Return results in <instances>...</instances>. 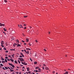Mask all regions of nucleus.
I'll list each match as a JSON object with an SVG mask.
<instances>
[{"label":"nucleus","instance_id":"nucleus-14","mask_svg":"<svg viewBox=\"0 0 74 74\" xmlns=\"http://www.w3.org/2000/svg\"><path fill=\"white\" fill-rule=\"evenodd\" d=\"M10 51H15V49H10Z\"/></svg>","mask_w":74,"mask_h":74},{"label":"nucleus","instance_id":"nucleus-44","mask_svg":"<svg viewBox=\"0 0 74 74\" xmlns=\"http://www.w3.org/2000/svg\"><path fill=\"white\" fill-rule=\"evenodd\" d=\"M13 46H14V47H15V44H14Z\"/></svg>","mask_w":74,"mask_h":74},{"label":"nucleus","instance_id":"nucleus-2","mask_svg":"<svg viewBox=\"0 0 74 74\" xmlns=\"http://www.w3.org/2000/svg\"><path fill=\"white\" fill-rule=\"evenodd\" d=\"M18 60H20V61L21 62H22L23 61H24L25 60L23 59L22 58H18Z\"/></svg>","mask_w":74,"mask_h":74},{"label":"nucleus","instance_id":"nucleus-50","mask_svg":"<svg viewBox=\"0 0 74 74\" xmlns=\"http://www.w3.org/2000/svg\"><path fill=\"white\" fill-rule=\"evenodd\" d=\"M16 73L17 74H18L19 73V72H16Z\"/></svg>","mask_w":74,"mask_h":74},{"label":"nucleus","instance_id":"nucleus-9","mask_svg":"<svg viewBox=\"0 0 74 74\" xmlns=\"http://www.w3.org/2000/svg\"><path fill=\"white\" fill-rule=\"evenodd\" d=\"M66 73H64V74H69V72L68 71H66L65 72Z\"/></svg>","mask_w":74,"mask_h":74},{"label":"nucleus","instance_id":"nucleus-11","mask_svg":"<svg viewBox=\"0 0 74 74\" xmlns=\"http://www.w3.org/2000/svg\"><path fill=\"white\" fill-rule=\"evenodd\" d=\"M26 49L27 50H29V51H30V48H27Z\"/></svg>","mask_w":74,"mask_h":74},{"label":"nucleus","instance_id":"nucleus-62","mask_svg":"<svg viewBox=\"0 0 74 74\" xmlns=\"http://www.w3.org/2000/svg\"><path fill=\"white\" fill-rule=\"evenodd\" d=\"M14 44L16 45H17V44H16V43H14Z\"/></svg>","mask_w":74,"mask_h":74},{"label":"nucleus","instance_id":"nucleus-55","mask_svg":"<svg viewBox=\"0 0 74 74\" xmlns=\"http://www.w3.org/2000/svg\"><path fill=\"white\" fill-rule=\"evenodd\" d=\"M24 26H26V24H24Z\"/></svg>","mask_w":74,"mask_h":74},{"label":"nucleus","instance_id":"nucleus-35","mask_svg":"<svg viewBox=\"0 0 74 74\" xmlns=\"http://www.w3.org/2000/svg\"><path fill=\"white\" fill-rule=\"evenodd\" d=\"M0 66H3V64H0Z\"/></svg>","mask_w":74,"mask_h":74},{"label":"nucleus","instance_id":"nucleus-6","mask_svg":"<svg viewBox=\"0 0 74 74\" xmlns=\"http://www.w3.org/2000/svg\"><path fill=\"white\" fill-rule=\"evenodd\" d=\"M17 47H21V45H20V44H17Z\"/></svg>","mask_w":74,"mask_h":74},{"label":"nucleus","instance_id":"nucleus-21","mask_svg":"<svg viewBox=\"0 0 74 74\" xmlns=\"http://www.w3.org/2000/svg\"><path fill=\"white\" fill-rule=\"evenodd\" d=\"M34 64H37V62H34Z\"/></svg>","mask_w":74,"mask_h":74},{"label":"nucleus","instance_id":"nucleus-49","mask_svg":"<svg viewBox=\"0 0 74 74\" xmlns=\"http://www.w3.org/2000/svg\"><path fill=\"white\" fill-rule=\"evenodd\" d=\"M10 68H11V69H14V68H12V67H11V66H10Z\"/></svg>","mask_w":74,"mask_h":74},{"label":"nucleus","instance_id":"nucleus-5","mask_svg":"<svg viewBox=\"0 0 74 74\" xmlns=\"http://www.w3.org/2000/svg\"><path fill=\"white\" fill-rule=\"evenodd\" d=\"M4 44V42L3 41H1V45H3Z\"/></svg>","mask_w":74,"mask_h":74},{"label":"nucleus","instance_id":"nucleus-33","mask_svg":"<svg viewBox=\"0 0 74 74\" xmlns=\"http://www.w3.org/2000/svg\"><path fill=\"white\" fill-rule=\"evenodd\" d=\"M24 18H27V16H24Z\"/></svg>","mask_w":74,"mask_h":74},{"label":"nucleus","instance_id":"nucleus-34","mask_svg":"<svg viewBox=\"0 0 74 74\" xmlns=\"http://www.w3.org/2000/svg\"><path fill=\"white\" fill-rule=\"evenodd\" d=\"M19 57L20 58H23V57L21 55H20Z\"/></svg>","mask_w":74,"mask_h":74},{"label":"nucleus","instance_id":"nucleus-8","mask_svg":"<svg viewBox=\"0 0 74 74\" xmlns=\"http://www.w3.org/2000/svg\"><path fill=\"white\" fill-rule=\"evenodd\" d=\"M45 69H46V70H49V68L47 67H46L45 68Z\"/></svg>","mask_w":74,"mask_h":74},{"label":"nucleus","instance_id":"nucleus-61","mask_svg":"<svg viewBox=\"0 0 74 74\" xmlns=\"http://www.w3.org/2000/svg\"><path fill=\"white\" fill-rule=\"evenodd\" d=\"M0 50H1V48L0 47Z\"/></svg>","mask_w":74,"mask_h":74},{"label":"nucleus","instance_id":"nucleus-3","mask_svg":"<svg viewBox=\"0 0 74 74\" xmlns=\"http://www.w3.org/2000/svg\"><path fill=\"white\" fill-rule=\"evenodd\" d=\"M0 26H5V25L4 24H1V23H0Z\"/></svg>","mask_w":74,"mask_h":74},{"label":"nucleus","instance_id":"nucleus-24","mask_svg":"<svg viewBox=\"0 0 74 74\" xmlns=\"http://www.w3.org/2000/svg\"><path fill=\"white\" fill-rule=\"evenodd\" d=\"M5 63V61H2V63Z\"/></svg>","mask_w":74,"mask_h":74},{"label":"nucleus","instance_id":"nucleus-43","mask_svg":"<svg viewBox=\"0 0 74 74\" xmlns=\"http://www.w3.org/2000/svg\"><path fill=\"white\" fill-rule=\"evenodd\" d=\"M43 66H45V67L46 66V65H45V64H43Z\"/></svg>","mask_w":74,"mask_h":74},{"label":"nucleus","instance_id":"nucleus-28","mask_svg":"<svg viewBox=\"0 0 74 74\" xmlns=\"http://www.w3.org/2000/svg\"><path fill=\"white\" fill-rule=\"evenodd\" d=\"M5 62H6V63H7V59H5Z\"/></svg>","mask_w":74,"mask_h":74},{"label":"nucleus","instance_id":"nucleus-63","mask_svg":"<svg viewBox=\"0 0 74 74\" xmlns=\"http://www.w3.org/2000/svg\"><path fill=\"white\" fill-rule=\"evenodd\" d=\"M72 72H73L72 73H74V71H72Z\"/></svg>","mask_w":74,"mask_h":74},{"label":"nucleus","instance_id":"nucleus-32","mask_svg":"<svg viewBox=\"0 0 74 74\" xmlns=\"http://www.w3.org/2000/svg\"><path fill=\"white\" fill-rule=\"evenodd\" d=\"M18 61L19 64H20V63H21V62L19 60H18Z\"/></svg>","mask_w":74,"mask_h":74},{"label":"nucleus","instance_id":"nucleus-27","mask_svg":"<svg viewBox=\"0 0 74 74\" xmlns=\"http://www.w3.org/2000/svg\"><path fill=\"white\" fill-rule=\"evenodd\" d=\"M5 68L7 70H8V67H5Z\"/></svg>","mask_w":74,"mask_h":74},{"label":"nucleus","instance_id":"nucleus-16","mask_svg":"<svg viewBox=\"0 0 74 74\" xmlns=\"http://www.w3.org/2000/svg\"><path fill=\"white\" fill-rule=\"evenodd\" d=\"M39 69V67H35V69Z\"/></svg>","mask_w":74,"mask_h":74},{"label":"nucleus","instance_id":"nucleus-26","mask_svg":"<svg viewBox=\"0 0 74 74\" xmlns=\"http://www.w3.org/2000/svg\"><path fill=\"white\" fill-rule=\"evenodd\" d=\"M16 41L17 42H18V43H19V40H16Z\"/></svg>","mask_w":74,"mask_h":74},{"label":"nucleus","instance_id":"nucleus-15","mask_svg":"<svg viewBox=\"0 0 74 74\" xmlns=\"http://www.w3.org/2000/svg\"><path fill=\"white\" fill-rule=\"evenodd\" d=\"M26 53L27 54H29V51H27L26 52Z\"/></svg>","mask_w":74,"mask_h":74},{"label":"nucleus","instance_id":"nucleus-23","mask_svg":"<svg viewBox=\"0 0 74 74\" xmlns=\"http://www.w3.org/2000/svg\"><path fill=\"white\" fill-rule=\"evenodd\" d=\"M14 62L15 63H16V64L18 63L17 61L16 60L14 61Z\"/></svg>","mask_w":74,"mask_h":74},{"label":"nucleus","instance_id":"nucleus-7","mask_svg":"<svg viewBox=\"0 0 74 74\" xmlns=\"http://www.w3.org/2000/svg\"><path fill=\"white\" fill-rule=\"evenodd\" d=\"M23 64H24V65H27V64L25 62H24Z\"/></svg>","mask_w":74,"mask_h":74},{"label":"nucleus","instance_id":"nucleus-25","mask_svg":"<svg viewBox=\"0 0 74 74\" xmlns=\"http://www.w3.org/2000/svg\"><path fill=\"white\" fill-rule=\"evenodd\" d=\"M27 71H29V68H27Z\"/></svg>","mask_w":74,"mask_h":74},{"label":"nucleus","instance_id":"nucleus-60","mask_svg":"<svg viewBox=\"0 0 74 74\" xmlns=\"http://www.w3.org/2000/svg\"><path fill=\"white\" fill-rule=\"evenodd\" d=\"M21 72H20L19 73V74H21Z\"/></svg>","mask_w":74,"mask_h":74},{"label":"nucleus","instance_id":"nucleus-38","mask_svg":"<svg viewBox=\"0 0 74 74\" xmlns=\"http://www.w3.org/2000/svg\"><path fill=\"white\" fill-rule=\"evenodd\" d=\"M14 55H15V54H13L12 55V56L13 57L14 56Z\"/></svg>","mask_w":74,"mask_h":74},{"label":"nucleus","instance_id":"nucleus-22","mask_svg":"<svg viewBox=\"0 0 74 74\" xmlns=\"http://www.w3.org/2000/svg\"><path fill=\"white\" fill-rule=\"evenodd\" d=\"M26 40L27 41V42H28L29 41V39H28L27 38L26 39Z\"/></svg>","mask_w":74,"mask_h":74},{"label":"nucleus","instance_id":"nucleus-52","mask_svg":"<svg viewBox=\"0 0 74 74\" xmlns=\"http://www.w3.org/2000/svg\"><path fill=\"white\" fill-rule=\"evenodd\" d=\"M4 34H5V36H6V35H7V34H6V33H5Z\"/></svg>","mask_w":74,"mask_h":74},{"label":"nucleus","instance_id":"nucleus-18","mask_svg":"<svg viewBox=\"0 0 74 74\" xmlns=\"http://www.w3.org/2000/svg\"><path fill=\"white\" fill-rule=\"evenodd\" d=\"M10 70V71H11V72H13V71H14V70H13V69H11Z\"/></svg>","mask_w":74,"mask_h":74},{"label":"nucleus","instance_id":"nucleus-51","mask_svg":"<svg viewBox=\"0 0 74 74\" xmlns=\"http://www.w3.org/2000/svg\"><path fill=\"white\" fill-rule=\"evenodd\" d=\"M44 51H47V50H46L45 49H44Z\"/></svg>","mask_w":74,"mask_h":74},{"label":"nucleus","instance_id":"nucleus-20","mask_svg":"<svg viewBox=\"0 0 74 74\" xmlns=\"http://www.w3.org/2000/svg\"><path fill=\"white\" fill-rule=\"evenodd\" d=\"M26 73H29V74H30V73H31V71H29V72H26Z\"/></svg>","mask_w":74,"mask_h":74},{"label":"nucleus","instance_id":"nucleus-36","mask_svg":"<svg viewBox=\"0 0 74 74\" xmlns=\"http://www.w3.org/2000/svg\"><path fill=\"white\" fill-rule=\"evenodd\" d=\"M35 71L36 73H38V71H37V70H35Z\"/></svg>","mask_w":74,"mask_h":74},{"label":"nucleus","instance_id":"nucleus-19","mask_svg":"<svg viewBox=\"0 0 74 74\" xmlns=\"http://www.w3.org/2000/svg\"><path fill=\"white\" fill-rule=\"evenodd\" d=\"M12 33H13V34H15V31H13L12 32Z\"/></svg>","mask_w":74,"mask_h":74},{"label":"nucleus","instance_id":"nucleus-39","mask_svg":"<svg viewBox=\"0 0 74 74\" xmlns=\"http://www.w3.org/2000/svg\"><path fill=\"white\" fill-rule=\"evenodd\" d=\"M2 69H3V70H5V68H4V67H2Z\"/></svg>","mask_w":74,"mask_h":74},{"label":"nucleus","instance_id":"nucleus-64","mask_svg":"<svg viewBox=\"0 0 74 74\" xmlns=\"http://www.w3.org/2000/svg\"><path fill=\"white\" fill-rule=\"evenodd\" d=\"M8 56L9 57H11V56Z\"/></svg>","mask_w":74,"mask_h":74},{"label":"nucleus","instance_id":"nucleus-58","mask_svg":"<svg viewBox=\"0 0 74 74\" xmlns=\"http://www.w3.org/2000/svg\"><path fill=\"white\" fill-rule=\"evenodd\" d=\"M23 36H25V34H23Z\"/></svg>","mask_w":74,"mask_h":74},{"label":"nucleus","instance_id":"nucleus-41","mask_svg":"<svg viewBox=\"0 0 74 74\" xmlns=\"http://www.w3.org/2000/svg\"><path fill=\"white\" fill-rule=\"evenodd\" d=\"M24 52H26V50H24Z\"/></svg>","mask_w":74,"mask_h":74},{"label":"nucleus","instance_id":"nucleus-57","mask_svg":"<svg viewBox=\"0 0 74 74\" xmlns=\"http://www.w3.org/2000/svg\"><path fill=\"white\" fill-rule=\"evenodd\" d=\"M26 29V27H25L24 28V29Z\"/></svg>","mask_w":74,"mask_h":74},{"label":"nucleus","instance_id":"nucleus-45","mask_svg":"<svg viewBox=\"0 0 74 74\" xmlns=\"http://www.w3.org/2000/svg\"><path fill=\"white\" fill-rule=\"evenodd\" d=\"M5 59H8V57H5Z\"/></svg>","mask_w":74,"mask_h":74},{"label":"nucleus","instance_id":"nucleus-13","mask_svg":"<svg viewBox=\"0 0 74 74\" xmlns=\"http://www.w3.org/2000/svg\"><path fill=\"white\" fill-rule=\"evenodd\" d=\"M28 45H29V46H31V45H32V44H31V43L29 42L28 43Z\"/></svg>","mask_w":74,"mask_h":74},{"label":"nucleus","instance_id":"nucleus-10","mask_svg":"<svg viewBox=\"0 0 74 74\" xmlns=\"http://www.w3.org/2000/svg\"><path fill=\"white\" fill-rule=\"evenodd\" d=\"M20 53L21 55H22L23 56V57H24V56L23 55V53Z\"/></svg>","mask_w":74,"mask_h":74},{"label":"nucleus","instance_id":"nucleus-53","mask_svg":"<svg viewBox=\"0 0 74 74\" xmlns=\"http://www.w3.org/2000/svg\"><path fill=\"white\" fill-rule=\"evenodd\" d=\"M7 60H8V61H10V60L9 59H7Z\"/></svg>","mask_w":74,"mask_h":74},{"label":"nucleus","instance_id":"nucleus-17","mask_svg":"<svg viewBox=\"0 0 74 74\" xmlns=\"http://www.w3.org/2000/svg\"><path fill=\"white\" fill-rule=\"evenodd\" d=\"M10 60H11V62H14V60L12 59H10Z\"/></svg>","mask_w":74,"mask_h":74},{"label":"nucleus","instance_id":"nucleus-59","mask_svg":"<svg viewBox=\"0 0 74 74\" xmlns=\"http://www.w3.org/2000/svg\"><path fill=\"white\" fill-rule=\"evenodd\" d=\"M36 42H38V41H37V40H36Z\"/></svg>","mask_w":74,"mask_h":74},{"label":"nucleus","instance_id":"nucleus-54","mask_svg":"<svg viewBox=\"0 0 74 74\" xmlns=\"http://www.w3.org/2000/svg\"><path fill=\"white\" fill-rule=\"evenodd\" d=\"M53 73H55V71H53Z\"/></svg>","mask_w":74,"mask_h":74},{"label":"nucleus","instance_id":"nucleus-48","mask_svg":"<svg viewBox=\"0 0 74 74\" xmlns=\"http://www.w3.org/2000/svg\"><path fill=\"white\" fill-rule=\"evenodd\" d=\"M23 63H24L23 62H21V63H22V64H23Z\"/></svg>","mask_w":74,"mask_h":74},{"label":"nucleus","instance_id":"nucleus-37","mask_svg":"<svg viewBox=\"0 0 74 74\" xmlns=\"http://www.w3.org/2000/svg\"><path fill=\"white\" fill-rule=\"evenodd\" d=\"M5 52H6V53H8V51L6 50L5 51Z\"/></svg>","mask_w":74,"mask_h":74},{"label":"nucleus","instance_id":"nucleus-1","mask_svg":"<svg viewBox=\"0 0 74 74\" xmlns=\"http://www.w3.org/2000/svg\"><path fill=\"white\" fill-rule=\"evenodd\" d=\"M8 64H9V65H10V66H12V67H13V68H14V67H15V66H14V65L12 64V63H9Z\"/></svg>","mask_w":74,"mask_h":74},{"label":"nucleus","instance_id":"nucleus-12","mask_svg":"<svg viewBox=\"0 0 74 74\" xmlns=\"http://www.w3.org/2000/svg\"><path fill=\"white\" fill-rule=\"evenodd\" d=\"M3 30H4V31H7V29H6V28H3Z\"/></svg>","mask_w":74,"mask_h":74},{"label":"nucleus","instance_id":"nucleus-42","mask_svg":"<svg viewBox=\"0 0 74 74\" xmlns=\"http://www.w3.org/2000/svg\"><path fill=\"white\" fill-rule=\"evenodd\" d=\"M42 69H43V70H44V66L42 67Z\"/></svg>","mask_w":74,"mask_h":74},{"label":"nucleus","instance_id":"nucleus-47","mask_svg":"<svg viewBox=\"0 0 74 74\" xmlns=\"http://www.w3.org/2000/svg\"><path fill=\"white\" fill-rule=\"evenodd\" d=\"M4 48V50H7L6 48Z\"/></svg>","mask_w":74,"mask_h":74},{"label":"nucleus","instance_id":"nucleus-40","mask_svg":"<svg viewBox=\"0 0 74 74\" xmlns=\"http://www.w3.org/2000/svg\"><path fill=\"white\" fill-rule=\"evenodd\" d=\"M38 70H39V71H40L41 70V69L40 68H38Z\"/></svg>","mask_w":74,"mask_h":74},{"label":"nucleus","instance_id":"nucleus-31","mask_svg":"<svg viewBox=\"0 0 74 74\" xmlns=\"http://www.w3.org/2000/svg\"><path fill=\"white\" fill-rule=\"evenodd\" d=\"M1 46L2 47H3V48H4V45H1Z\"/></svg>","mask_w":74,"mask_h":74},{"label":"nucleus","instance_id":"nucleus-30","mask_svg":"<svg viewBox=\"0 0 74 74\" xmlns=\"http://www.w3.org/2000/svg\"><path fill=\"white\" fill-rule=\"evenodd\" d=\"M4 1L5 3H7V1L6 0H4Z\"/></svg>","mask_w":74,"mask_h":74},{"label":"nucleus","instance_id":"nucleus-4","mask_svg":"<svg viewBox=\"0 0 74 74\" xmlns=\"http://www.w3.org/2000/svg\"><path fill=\"white\" fill-rule=\"evenodd\" d=\"M18 27H20V28H23V27H22V25H18Z\"/></svg>","mask_w":74,"mask_h":74},{"label":"nucleus","instance_id":"nucleus-56","mask_svg":"<svg viewBox=\"0 0 74 74\" xmlns=\"http://www.w3.org/2000/svg\"><path fill=\"white\" fill-rule=\"evenodd\" d=\"M8 69H10V70H11V69L10 68V67H8Z\"/></svg>","mask_w":74,"mask_h":74},{"label":"nucleus","instance_id":"nucleus-29","mask_svg":"<svg viewBox=\"0 0 74 74\" xmlns=\"http://www.w3.org/2000/svg\"><path fill=\"white\" fill-rule=\"evenodd\" d=\"M1 60H4V58H2V57H1Z\"/></svg>","mask_w":74,"mask_h":74},{"label":"nucleus","instance_id":"nucleus-46","mask_svg":"<svg viewBox=\"0 0 74 74\" xmlns=\"http://www.w3.org/2000/svg\"><path fill=\"white\" fill-rule=\"evenodd\" d=\"M22 42H25V41L23 40H22Z\"/></svg>","mask_w":74,"mask_h":74}]
</instances>
